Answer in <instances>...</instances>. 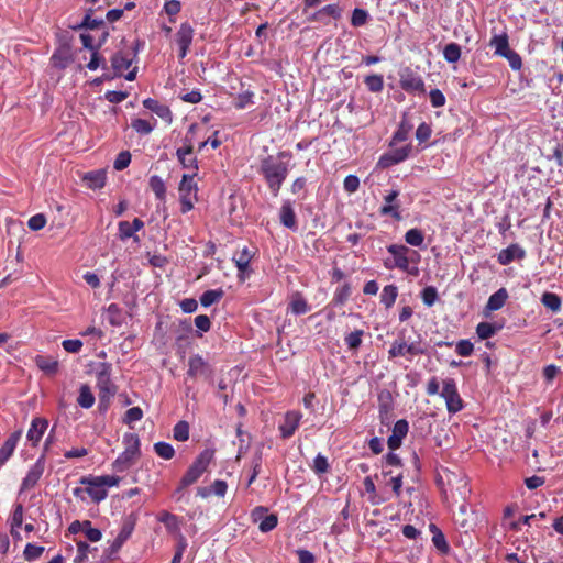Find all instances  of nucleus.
Listing matches in <instances>:
<instances>
[{
  "label": "nucleus",
  "mask_w": 563,
  "mask_h": 563,
  "mask_svg": "<svg viewBox=\"0 0 563 563\" xmlns=\"http://www.w3.org/2000/svg\"><path fill=\"white\" fill-rule=\"evenodd\" d=\"M476 334L478 336V341L488 340L493 336V323L481 322L476 328Z\"/></svg>",
  "instance_id": "obj_53"
},
{
  "label": "nucleus",
  "mask_w": 563,
  "mask_h": 563,
  "mask_svg": "<svg viewBox=\"0 0 563 563\" xmlns=\"http://www.w3.org/2000/svg\"><path fill=\"white\" fill-rule=\"evenodd\" d=\"M150 187L153 190V192L155 194L157 199H159V200L165 199L166 187H165L163 179L159 176L154 175L150 178Z\"/></svg>",
  "instance_id": "obj_38"
},
{
  "label": "nucleus",
  "mask_w": 563,
  "mask_h": 563,
  "mask_svg": "<svg viewBox=\"0 0 563 563\" xmlns=\"http://www.w3.org/2000/svg\"><path fill=\"white\" fill-rule=\"evenodd\" d=\"M44 551V548L43 547H38V545H35V544H32V543H27L25 549H24V558L29 561H33V560H36L37 558L41 556V554L43 553Z\"/></svg>",
  "instance_id": "obj_55"
},
{
  "label": "nucleus",
  "mask_w": 563,
  "mask_h": 563,
  "mask_svg": "<svg viewBox=\"0 0 563 563\" xmlns=\"http://www.w3.org/2000/svg\"><path fill=\"white\" fill-rule=\"evenodd\" d=\"M441 397L445 399L446 408L450 413H456L463 408V401L457 393L456 384L453 378L443 380Z\"/></svg>",
  "instance_id": "obj_8"
},
{
  "label": "nucleus",
  "mask_w": 563,
  "mask_h": 563,
  "mask_svg": "<svg viewBox=\"0 0 563 563\" xmlns=\"http://www.w3.org/2000/svg\"><path fill=\"white\" fill-rule=\"evenodd\" d=\"M400 87L410 93H424V82L422 78L411 70L410 68H406L400 73Z\"/></svg>",
  "instance_id": "obj_11"
},
{
  "label": "nucleus",
  "mask_w": 563,
  "mask_h": 563,
  "mask_svg": "<svg viewBox=\"0 0 563 563\" xmlns=\"http://www.w3.org/2000/svg\"><path fill=\"white\" fill-rule=\"evenodd\" d=\"M21 435L22 430L14 431L0 448V466H2L13 454Z\"/></svg>",
  "instance_id": "obj_18"
},
{
  "label": "nucleus",
  "mask_w": 563,
  "mask_h": 563,
  "mask_svg": "<svg viewBox=\"0 0 563 563\" xmlns=\"http://www.w3.org/2000/svg\"><path fill=\"white\" fill-rule=\"evenodd\" d=\"M96 551V548H91L85 541H77V556L75 558V563H85L88 558V553L91 551Z\"/></svg>",
  "instance_id": "obj_44"
},
{
  "label": "nucleus",
  "mask_w": 563,
  "mask_h": 563,
  "mask_svg": "<svg viewBox=\"0 0 563 563\" xmlns=\"http://www.w3.org/2000/svg\"><path fill=\"white\" fill-rule=\"evenodd\" d=\"M77 402L80 407L89 409L95 404V396L88 385H81Z\"/></svg>",
  "instance_id": "obj_31"
},
{
  "label": "nucleus",
  "mask_w": 563,
  "mask_h": 563,
  "mask_svg": "<svg viewBox=\"0 0 563 563\" xmlns=\"http://www.w3.org/2000/svg\"><path fill=\"white\" fill-rule=\"evenodd\" d=\"M443 56L449 63H455L461 57V47L456 43H450L445 45L443 49Z\"/></svg>",
  "instance_id": "obj_41"
},
{
  "label": "nucleus",
  "mask_w": 563,
  "mask_h": 563,
  "mask_svg": "<svg viewBox=\"0 0 563 563\" xmlns=\"http://www.w3.org/2000/svg\"><path fill=\"white\" fill-rule=\"evenodd\" d=\"M430 101L434 108H440L444 106L445 97L439 89H432L430 91Z\"/></svg>",
  "instance_id": "obj_63"
},
{
  "label": "nucleus",
  "mask_w": 563,
  "mask_h": 563,
  "mask_svg": "<svg viewBox=\"0 0 563 563\" xmlns=\"http://www.w3.org/2000/svg\"><path fill=\"white\" fill-rule=\"evenodd\" d=\"M154 450H155V453L162 457V459H165V460H170L174 454H175V450L174 448L167 443V442H157L154 444Z\"/></svg>",
  "instance_id": "obj_42"
},
{
  "label": "nucleus",
  "mask_w": 563,
  "mask_h": 563,
  "mask_svg": "<svg viewBox=\"0 0 563 563\" xmlns=\"http://www.w3.org/2000/svg\"><path fill=\"white\" fill-rule=\"evenodd\" d=\"M135 231L132 229V224L128 221H121L119 223V238L124 241L132 238Z\"/></svg>",
  "instance_id": "obj_61"
},
{
  "label": "nucleus",
  "mask_w": 563,
  "mask_h": 563,
  "mask_svg": "<svg viewBox=\"0 0 563 563\" xmlns=\"http://www.w3.org/2000/svg\"><path fill=\"white\" fill-rule=\"evenodd\" d=\"M421 298L426 306L431 307L438 299V291L433 286H428L422 290Z\"/></svg>",
  "instance_id": "obj_50"
},
{
  "label": "nucleus",
  "mask_w": 563,
  "mask_h": 563,
  "mask_svg": "<svg viewBox=\"0 0 563 563\" xmlns=\"http://www.w3.org/2000/svg\"><path fill=\"white\" fill-rule=\"evenodd\" d=\"M43 472H44V462L42 459H40L27 472L25 478L22 482L21 489L27 490V489L33 488L37 484Z\"/></svg>",
  "instance_id": "obj_17"
},
{
  "label": "nucleus",
  "mask_w": 563,
  "mask_h": 563,
  "mask_svg": "<svg viewBox=\"0 0 563 563\" xmlns=\"http://www.w3.org/2000/svg\"><path fill=\"white\" fill-rule=\"evenodd\" d=\"M526 257V251L517 243L510 244L508 247L501 250L498 254V262L501 265H508L514 261H520Z\"/></svg>",
  "instance_id": "obj_14"
},
{
  "label": "nucleus",
  "mask_w": 563,
  "mask_h": 563,
  "mask_svg": "<svg viewBox=\"0 0 563 563\" xmlns=\"http://www.w3.org/2000/svg\"><path fill=\"white\" fill-rule=\"evenodd\" d=\"M223 296L224 291L220 288L207 290L201 295L200 302L203 307H209L218 302Z\"/></svg>",
  "instance_id": "obj_34"
},
{
  "label": "nucleus",
  "mask_w": 563,
  "mask_h": 563,
  "mask_svg": "<svg viewBox=\"0 0 563 563\" xmlns=\"http://www.w3.org/2000/svg\"><path fill=\"white\" fill-rule=\"evenodd\" d=\"M399 192L397 190H391L387 196H385L386 205L380 208L382 216H391L395 220H400L401 216L399 212L400 205L397 203Z\"/></svg>",
  "instance_id": "obj_16"
},
{
  "label": "nucleus",
  "mask_w": 563,
  "mask_h": 563,
  "mask_svg": "<svg viewBox=\"0 0 563 563\" xmlns=\"http://www.w3.org/2000/svg\"><path fill=\"white\" fill-rule=\"evenodd\" d=\"M174 439L180 442L189 439V424L187 421H179L176 423L173 430Z\"/></svg>",
  "instance_id": "obj_40"
},
{
  "label": "nucleus",
  "mask_w": 563,
  "mask_h": 563,
  "mask_svg": "<svg viewBox=\"0 0 563 563\" xmlns=\"http://www.w3.org/2000/svg\"><path fill=\"white\" fill-rule=\"evenodd\" d=\"M142 417V409L140 407H132L125 412L123 422L126 424H131L133 422L140 421Z\"/></svg>",
  "instance_id": "obj_56"
},
{
  "label": "nucleus",
  "mask_w": 563,
  "mask_h": 563,
  "mask_svg": "<svg viewBox=\"0 0 563 563\" xmlns=\"http://www.w3.org/2000/svg\"><path fill=\"white\" fill-rule=\"evenodd\" d=\"M341 8L338 5V4H329V5H325L323 7L322 9H320L319 11H317L316 13H313L309 20L310 21H319V22H323L327 24V22L324 21V18L325 16H331L333 19H340L341 16Z\"/></svg>",
  "instance_id": "obj_23"
},
{
  "label": "nucleus",
  "mask_w": 563,
  "mask_h": 563,
  "mask_svg": "<svg viewBox=\"0 0 563 563\" xmlns=\"http://www.w3.org/2000/svg\"><path fill=\"white\" fill-rule=\"evenodd\" d=\"M157 519L165 525L168 531L176 532L179 530L178 518L175 515L164 510L159 512Z\"/></svg>",
  "instance_id": "obj_33"
},
{
  "label": "nucleus",
  "mask_w": 563,
  "mask_h": 563,
  "mask_svg": "<svg viewBox=\"0 0 563 563\" xmlns=\"http://www.w3.org/2000/svg\"><path fill=\"white\" fill-rule=\"evenodd\" d=\"M407 353V343L401 338L393 343L388 351L389 357L404 356Z\"/></svg>",
  "instance_id": "obj_49"
},
{
  "label": "nucleus",
  "mask_w": 563,
  "mask_h": 563,
  "mask_svg": "<svg viewBox=\"0 0 563 563\" xmlns=\"http://www.w3.org/2000/svg\"><path fill=\"white\" fill-rule=\"evenodd\" d=\"M368 20V13L367 11H365L364 9H354L353 13H352V19H351V23L353 26L355 27H358V26H363L364 24H366Z\"/></svg>",
  "instance_id": "obj_48"
},
{
  "label": "nucleus",
  "mask_w": 563,
  "mask_h": 563,
  "mask_svg": "<svg viewBox=\"0 0 563 563\" xmlns=\"http://www.w3.org/2000/svg\"><path fill=\"white\" fill-rule=\"evenodd\" d=\"M280 222L289 229H296L297 228V220L295 211L291 207V203L289 201H286L283 203L280 209Z\"/></svg>",
  "instance_id": "obj_25"
},
{
  "label": "nucleus",
  "mask_w": 563,
  "mask_h": 563,
  "mask_svg": "<svg viewBox=\"0 0 563 563\" xmlns=\"http://www.w3.org/2000/svg\"><path fill=\"white\" fill-rule=\"evenodd\" d=\"M301 413L299 411H288L285 415L284 422L280 424L279 430L284 439L290 438L299 426Z\"/></svg>",
  "instance_id": "obj_15"
},
{
  "label": "nucleus",
  "mask_w": 563,
  "mask_h": 563,
  "mask_svg": "<svg viewBox=\"0 0 563 563\" xmlns=\"http://www.w3.org/2000/svg\"><path fill=\"white\" fill-rule=\"evenodd\" d=\"M412 151L411 144H407L400 148L390 150L380 156L377 166L379 168H389L398 163L407 159Z\"/></svg>",
  "instance_id": "obj_12"
},
{
  "label": "nucleus",
  "mask_w": 563,
  "mask_h": 563,
  "mask_svg": "<svg viewBox=\"0 0 563 563\" xmlns=\"http://www.w3.org/2000/svg\"><path fill=\"white\" fill-rule=\"evenodd\" d=\"M22 523H23V506L21 504H18L14 508V511L12 515V523H11V534L14 538H20V534L15 529L21 527Z\"/></svg>",
  "instance_id": "obj_39"
},
{
  "label": "nucleus",
  "mask_w": 563,
  "mask_h": 563,
  "mask_svg": "<svg viewBox=\"0 0 563 563\" xmlns=\"http://www.w3.org/2000/svg\"><path fill=\"white\" fill-rule=\"evenodd\" d=\"M194 34V27L187 22L181 23L179 29L177 30L175 34V42L178 45L179 59H184L187 56L189 47L192 43Z\"/></svg>",
  "instance_id": "obj_10"
},
{
  "label": "nucleus",
  "mask_w": 563,
  "mask_h": 563,
  "mask_svg": "<svg viewBox=\"0 0 563 563\" xmlns=\"http://www.w3.org/2000/svg\"><path fill=\"white\" fill-rule=\"evenodd\" d=\"M495 54L506 58L512 70L521 69L522 59L516 51L510 48L506 34L495 35Z\"/></svg>",
  "instance_id": "obj_6"
},
{
  "label": "nucleus",
  "mask_w": 563,
  "mask_h": 563,
  "mask_svg": "<svg viewBox=\"0 0 563 563\" xmlns=\"http://www.w3.org/2000/svg\"><path fill=\"white\" fill-rule=\"evenodd\" d=\"M398 289L394 285H387L384 287L382 295H380V301L385 305L386 308H390L397 298Z\"/></svg>",
  "instance_id": "obj_35"
},
{
  "label": "nucleus",
  "mask_w": 563,
  "mask_h": 563,
  "mask_svg": "<svg viewBox=\"0 0 563 563\" xmlns=\"http://www.w3.org/2000/svg\"><path fill=\"white\" fill-rule=\"evenodd\" d=\"M431 136V128L427 123H421L417 131H416V137L420 143H423L429 140Z\"/></svg>",
  "instance_id": "obj_62"
},
{
  "label": "nucleus",
  "mask_w": 563,
  "mask_h": 563,
  "mask_svg": "<svg viewBox=\"0 0 563 563\" xmlns=\"http://www.w3.org/2000/svg\"><path fill=\"white\" fill-rule=\"evenodd\" d=\"M350 295H351L350 286L347 284H345L335 291V295L333 298V303L334 305H343L349 299Z\"/></svg>",
  "instance_id": "obj_57"
},
{
  "label": "nucleus",
  "mask_w": 563,
  "mask_h": 563,
  "mask_svg": "<svg viewBox=\"0 0 563 563\" xmlns=\"http://www.w3.org/2000/svg\"><path fill=\"white\" fill-rule=\"evenodd\" d=\"M143 106L148 109L150 111L154 112L157 117L165 120L166 122L170 123L173 120V114L170 109L159 103L157 100L147 98L143 101Z\"/></svg>",
  "instance_id": "obj_21"
},
{
  "label": "nucleus",
  "mask_w": 563,
  "mask_h": 563,
  "mask_svg": "<svg viewBox=\"0 0 563 563\" xmlns=\"http://www.w3.org/2000/svg\"><path fill=\"white\" fill-rule=\"evenodd\" d=\"M131 126L140 134H150L154 129V125L143 119L133 120Z\"/></svg>",
  "instance_id": "obj_51"
},
{
  "label": "nucleus",
  "mask_w": 563,
  "mask_h": 563,
  "mask_svg": "<svg viewBox=\"0 0 563 563\" xmlns=\"http://www.w3.org/2000/svg\"><path fill=\"white\" fill-rule=\"evenodd\" d=\"M35 363L40 369L48 375H54L58 371V362L52 356L38 355L35 358Z\"/></svg>",
  "instance_id": "obj_26"
},
{
  "label": "nucleus",
  "mask_w": 563,
  "mask_h": 563,
  "mask_svg": "<svg viewBox=\"0 0 563 563\" xmlns=\"http://www.w3.org/2000/svg\"><path fill=\"white\" fill-rule=\"evenodd\" d=\"M411 130V125L407 124L405 121H402L398 128V130L395 132L393 136V141L390 142V146H393L395 143L404 142L408 139L409 133Z\"/></svg>",
  "instance_id": "obj_46"
},
{
  "label": "nucleus",
  "mask_w": 563,
  "mask_h": 563,
  "mask_svg": "<svg viewBox=\"0 0 563 563\" xmlns=\"http://www.w3.org/2000/svg\"><path fill=\"white\" fill-rule=\"evenodd\" d=\"M120 478L111 475L103 476H84L80 478V484L86 485V493L92 498L95 503L103 500L108 493L106 487L118 485Z\"/></svg>",
  "instance_id": "obj_4"
},
{
  "label": "nucleus",
  "mask_w": 563,
  "mask_h": 563,
  "mask_svg": "<svg viewBox=\"0 0 563 563\" xmlns=\"http://www.w3.org/2000/svg\"><path fill=\"white\" fill-rule=\"evenodd\" d=\"M135 523H136L135 516L134 515L128 516L123 520L121 530H120V532H119V534L117 536L115 539L119 540V542L124 543L131 537V534H132V532L134 530Z\"/></svg>",
  "instance_id": "obj_29"
},
{
  "label": "nucleus",
  "mask_w": 563,
  "mask_h": 563,
  "mask_svg": "<svg viewBox=\"0 0 563 563\" xmlns=\"http://www.w3.org/2000/svg\"><path fill=\"white\" fill-rule=\"evenodd\" d=\"M363 330H355L345 338V343L350 350H357L362 344Z\"/></svg>",
  "instance_id": "obj_47"
},
{
  "label": "nucleus",
  "mask_w": 563,
  "mask_h": 563,
  "mask_svg": "<svg viewBox=\"0 0 563 563\" xmlns=\"http://www.w3.org/2000/svg\"><path fill=\"white\" fill-rule=\"evenodd\" d=\"M365 85L372 92H379L384 88L383 76L369 75L365 78Z\"/></svg>",
  "instance_id": "obj_45"
},
{
  "label": "nucleus",
  "mask_w": 563,
  "mask_h": 563,
  "mask_svg": "<svg viewBox=\"0 0 563 563\" xmlns=\"http://www.w3.org/2000/svg\"><path fill=\"white\" fill-rule=\"evenodd\" d=\"M430 529L433 532L432 542L434 547L442 553H446L449 551V545L446 543L444 534L433 523L430 525Z\"/></svg>",
  "instance_id": "obj_36"
},
{
  "label": "nucleus",
  "mask_w": 563,
  "mask_h": 563,
  "mask_svg": "<svg viewBox=\"0 0 563 563\" xmlns=\"http://www.w3.org/2000/svg\"><path fill=\"white\" fill-rule=\"evenodd\" d=\"M252 256H253L252 252L247 247H244L233 258L235 264H236V267H238L240 274H243V273L247 272L250 262L252 260Z\"/></svg>",
  "instance_id": "obj_32"
},
{
  "label": "nucleus",
  "mask_w": 563,
  "mask_h": 563,
  "mask_svg": "<svg viewBox=\"0 0 563 563\" xmlns=\"http://www.w3.org/2000/svg\"><path fill=\"white\" fill-rule=\"evenodd\" d=\"M387 250L390 254H393L395 265L402 271H408L409 258L407 254L409 249L405 245L391 244L387 247Z\"/></svg>",
  "instance_id": "obj_20"
},
{
  "label": "nucleus",
  "mask_w": 563,
  "mask_h": 563,
  "mask_svg": "<svg viewBox=\"0 0 563 563\" xmlns=\"http://www.w3.org/2000/svg\"><path fill=\"white\" fill-rule=\"evenodd\" d=\"M51 60H52V64L54 67L60 68V69L66 68L69 65V63L71 62L69 48H67V47L58 48L53 54Z\"/></svg>",
  "instance_id": "obj_27"
},
{
  "label": "nucleus",
  "mask_w": 563,
  "mask_h": 563,
  "mask_svg": "<svg viewBox=\"0 0 563 563\" xmlns=\"http://www.w3.org/2000/svg\"><path fill=\"white\" fill-rule=\"evenodd\" d=\"M82 179L89 188L99 189L106 184V172L102 169L89 172L82 177Z\"/></svg>",
  "instance_id": "obj_24"
},
{
  "label": "nucleus",
  "mask_w": 563,
  "mask_h": 563,
  "mask_svg": "<svg viewBox=\"0 0 563 563\" xmlns=\"http://www.w3.org/2000/svg\"><path fill=\"white\" fill-rule=\"evenodd\" d=\"M455 350L461 356H470L474 351V344L468 340H461L456 343Z\"/></svg>",
  "instance_id": "obj_59"
},
{
  "label": "nucleus",
  "mask_w": 563,
  "mask_h": 563,
  "mask_svg": "<svg viewBox=\"0 0 563 563\" xmlns=\"http://www.w3.org/2000/svg\"><path fill=\"white\" fill-rule=\"evenodd\" d=\"M46 224V218L42 213H37L30 218L27 225L33 231H38L43 229Z\"/></svg>",
  "instance_id": "obj_60"
},
{
  "label": "nucleus",
  "mask_w": 563,
  "mask_h": 563,
  "mask_svg": "<svg viewBox=\"0 0 563 563\" xmlns=\"http://www.w3.org/2000/svg\"><path fill=\"white\" fill-rule=\"evenodd\" d=\"M408 430H409V424H408L407 420H405V419L398 420L395 423V426L393 428V432L387 440L388 448L390 450H396V449L400 448L402 439L407 435Z\"/></svg>",
  "instance_id": "obj_13"
},
{
  "label": "nucleus",
  "mask_w": 563,
  "mask_h": 563,
  "mask_svg": "<svg viewBox=\"0 0 563 563\" xmlns=\"http://www.w3.org/2000/svg\"><path fill=\"white\" fill-rule=\"evenodd\" d=\"M125 450L118 456L113 463L117 472H123L135 463L140 456V439L136 434L130 433L124 437Z\"/></svg>",
  "instance_id": "obj_5"
},
{
  "label": "nucleus",
  "mask_w": 563,
  "mask_h": 563,
  "mask_svg": "<svg viewBox=\"0 0 563 563\" xmlns=\"http://www.w3.org/2000/svg\"><path fill=\"white\" fill-rule=\"evenodd\" d=\"M213 375L212 366L206 362L201 355L195 354L188 360V371L187 376L190 378H205L206 380L211 382Z\"/></svg>",
  "instance_id": "obj_9"
},
{
  "label": "nucleus",
  "mask_w": 563,
  "mask_h": 563,
  "mask_svg": "<svg viewBox=\"0 0 563 563\" xmlns=\"http://www.w3.org/2000/svg\"><path fill=\"white\" fill-rule=\"evenodd\" d=\"M214 452L213 450L206 449L203 450L194 461V463L189 466L183 478L180 479L179 486L176 489V493H180L186 487L195 484L199 477L208 470Z\"/></svg>",
  "instance_id": "obj_3"
},
{
  "label": "nucleus",
  "mask_w": 563,
  "mask_h": 563,
  "mask_svg": "<svg viewBox=\"0 0 563 563\" xmlns=\"http://www.w3.org/2000/svg\"><path fill=\"white\" fill-rule=\"evenodd\" d=\"M329 470V463L325 456L318 454L313 460V471L318 474H324Z\"/></svg>",
  "instance_id": "obj_58"
},
{
  "label": "nucleus",
  "mask_w": 563,
  "mask_h": 563,
  "mask_svg": "<svg viewBox=\"0 0 563 563\" xmlns=\"http://www.w3.org/2000/svg\"><path fill=\"white\" fill-rule=\"evenodd\" d=\"M278 523V518L276 515L271 514L266 515V517L260 522L258 529L262 532H268L273 530Z\"/></svg>",
  "instance_id": "obj_52"
},
{
  "label": "nucleus",
  "mask_w": 563,
  "mask_h": 563,
  "mask_svg": "<svg viewBox=\"0 0 563 563\" xmlns=\"http://www.w3.org/2000/svg\"><path fill=\"white\" fill-rule=\"evenodd\" d=\"M130 163H131V154H130V152L129 151H122L117 156V158L114 161V164H113V167L117 170H123L124 168H126L129 166Z\"/></svg>",
  "instance_id": "obj_54"
},
{
  "label": "nucleus",
  "mask_w": 563,
  "mask_h": 563,
  "mask_svg": "<svg viewBox=\"0 0 563 563\" xmlns=\"http://www.w3.org/2000/svg\"><path fill=\"white\" fill-rule=\"evenodd\" d=\"M542 305L552 312H559L562 307V300L559 295L545 291L541 297Z\"/></svg>",
  "instance_id": "obj_30"
},
{
  "label": "nucleus",
  "mask_w": 563,
  "mask_h": 563,
  "mask_svg": "<svg viewBox=\"0 0 563 563\" xmlns=\"http://www.w3.org/2000/svg\"><path fill=\"white\" fill-rule=\"evenodd\" d=\"M423 240V233L419 229H410L405 234V241L412 246H420Z\"/></svg>",
  "instance_id": "obj_43"
},
{
  "label": "nucleus",
  "mask_w": 563,
  "mask_h": 563,
  "mask_svg": "<svg viewBox=\"0 0 563 563\" xmlns=\"http://www.w3.org/2000/svg\"><path fill=\"white\" fill-rule=\"evenodd\" d=\"M290 310L295 314H303L309 311V306L307 301L301 297V295L296 294L289 303Z\"/></svg>",
  "instance_id": "obj_37"
},
{
  "label": "nucleus",
  "mask_w": 563,
  "mask_h": 563,
  "mask_svg": "<svg viewBox=\"0 0 563 563\" xmlns=\"http://www.w3.org/2000/svg\"><path fill=\"white\" fill-rule=\"evenodd\" d=\"M48 427V421L45 418H34L31 423V428L27 431V440L36 445L42 439L45 430Z\"/></svg>",
  "instance_id": "obj_19"
},
{
  "label": "nucleus",
  "mask_w": 563,
  "mask_h": 563,
  "mask_svg": "<svg viewBox=\"0 0 563 563\" xmlns=\"http://www.w3.org/2000/svg\"><path fill=\"white\" fill-rule=\"evenodd\" d=\"M290 158L289 152H279L277 155H268L261 161L258 170L274 197L278 196L282 185L287 178Z\"/></svg>",
  "instance_id": "obj_1"
},
{
  "label": "nucleus",
  "mask_w": 563,
  "mask_h": 563,
  "mask_svg": "<svg viewBox=\"0 0 563 563\" xmlns=\"http://www.w3.org/2000/svg\"><path fill=\"white\" fill-rule=\"evenodd\" d=\"M111 64L115 75L121 76L131 66L132 59L122 52H118L112 56Z\"/></svg>",
  "instance_id": "obj_28"
},
{
  "label": "nucleus",
  "mask_w": 563,
  "mask_h": 563,
  "mask_svg": "<svg viewBox=\"0 0 563 563\" xmlns=\"http://www.w3.org/2000/svg\"><path fill=\"white\" fill-rule=\"evenodd\" d=\"M111 364L100 363L97 367V387L99 389V409L106 411L111 398L117 393V386L111 380Z\"/></svg>",
  "instance_id": "obj_2"
},
{
  "label": "nucleus",
  "mask_w": 563,
  "mask_h": 563,
  "mask_svg": "<svg viewBox=\"0 0 563 563\" xmlns=\"http://www.w3.org/2000/svg\"><path fill=\"white\" fill-rule=\"evenodd\" d=\"M197 187L194 175H184L179 184L181 212L186 213L194 208Z\"/></svg>",
  "instance_id": "obj_7"
},
{
  "label": "nucleus",
  "mask_w": 563,
  "mask_h": 563,
  "mask_svg": "<svg viewBox=\"0 0 563 563\" xmlns=\"http://www.w3.org/2000/svg\"><path fill=\"white\" fill-rule=\"evenodd\" d=\"M360 187V179L355 175H349L344 179V189L347 192H355Z\"/></svg>",
  "instance_id": "obj_64"
},
{
  "label": "nucleus",
  "mask_w": 563,
  "mask_h": 563,
  "mask_svg": "<svg viewBox=\"0 0 563 563\" xmlns=\"http://www.w3.org/2000/svg\"><path fill=\"white\" fill-rule=\"evenodd\" d=\"M176 154L184 168L197 170V161L192 155V145L190 142L184 147L178 148Z\"/></svg>",
  "instance_id": "obj_22"
}]
</instances>
